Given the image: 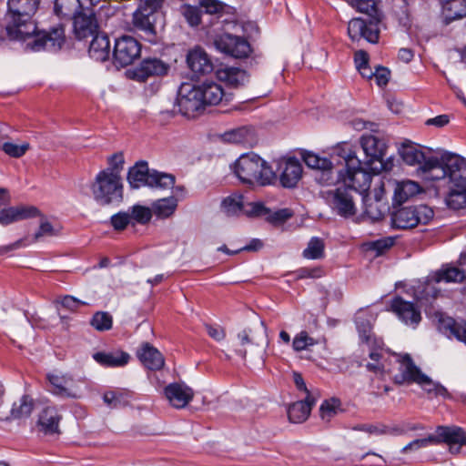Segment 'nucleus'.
<instances>
[{"instance_id":"0e129e2a","label":"nucleus","mask_w":466,"mask_h":466,"mask_svg":"<svg viewBox=\"0 0 466 466\" xmlns=\"http://www.w3.org/2000/svg\"><path fill=\"white\" fill-rule=\"evenodd\" d=\"M131 222L129 212H118L111 217V225L116 230H123Z\"/></svg>"},{"instance_id":"20e7f679","label":"nucleus","mask_w":466,"mask_h":466,"mask_svg":"<svg viewBox=\"0 0 466 466\" xmlns=\"http://www.w3.org/2000/svg\"><path fill=\"white\" fill-rule=\"evenodd\" d=\"M339 155L345 161V169L339 171L343 186L363 195L370 187L372 175L361 167V162L349 145L340 147Z\"/></svg>"},{"instance_id":"7c9ffc66","label":"nucleus","mask_w":466,"mask_h":466,"mask_svg":"<svg viewBox=\"0 0 466 466\" xmlns=\"http://www.w3.org/2000/svg\"><path fill=\"white\" fill-rule=\"evenodd\" d=\"M79 0H55L54 14L60 19L72 20L82 10Z\"/></svg>"},{"instance_id":"a211bd4d","label":"nucleus","mask_w":466,"mask_h":466,"mask_svg":"<svg viewBox=\"0 0 466 466\" xmlns=\"http://www.w3.org/2000/svg\"><path fill=\"white\" fill-rule=\"evenodd\" d=\"M164 393L169 404L176 409L185 408L194 398V390L185 383H170Z\"/></svg>"},{"instance_id":"79ce46f5","label":"nucleus","mask_w":466,"mask_h":466,"mask_svg":"<svg viewBox=\"0 0 466 466\" xmlns=\"http://www.w3.org/2000/svg\"><path fill=\"white\" fill-rule=\"evenodd\" d=\"M34 409V401L29 396L24 395L13 403L10 410V419H22L31 414ZM9 419V417H6Z\"/></svg>"},{"instance_id":"2f4dec72","label":"nucleus","mask_w":466,"mask_h":466,"mask_svg":"<svg viewBox=\"0 0 466 466\" xmlns=\"http://www.w3.org/2000/svg\"><path fill=\"white\" fill-rule=\"evenodd\" d=\"M349 5L358 12L366 14L370 22L379 25L382 19V13L378 7L376 0H347Z\"/></svg>"},{"instance_id":"f3484780","label":"nucleus","mask_w":466,"mask_h":466,"mask_svg":"<svg viewBox=\"0 0 466 466\" xmlns=\"http://www.w3.org/2000/svg\"><path fill=\"white\" fill-rule=\"evenodd\" d=\"M348 34L352 41H358L360 38L375 44L379 40L380 30L378 25L372 22L366 23L361 18H352L348 25Z\"/></svg>"},{"instance_id":"c03bdc74","label":"nucleus","mask_w":466,"mask_h":466,"mask_svg":"<svg viewBox=\"0 0 466 466\" xmlns=\"http://www.w3.org/2000/svg\"><path fill=\"white\" fill-rule=\"evenodd\" d=\"M61 228L52 225L47 218L41 214L37 231L34 234L33 241L37 242L46 237H55L60 234Z\"/></svg>"},{"instance_id":"9d476101","label":"nucleus","mask_w":466,"mask_h":466,"mask_svg":"<svg viewBox=\"0 0 466 466\" xmlns=\"http://www.w3.org/2000/svg\"><path fill=\"white\" fill-rule=\"evenodd\" d=\"M178 111L187 117H193L195 114L205 106L201 99V93L198 86L182 85L177 99Z\"/></svg>"},{"instance_id":"e433bc0d","label":"nucleus","mask_w":466,"mask_h":466,"mask_svg":"<svg viewBox=\"0 0 466 466\" xmlns=\"http://www.w3.org/2000/svg\"><path fill=\"white\" fill-rule=\"evenodd\" d=\"M364 212L372 221L380 220L389 210L386 201L372 200L368 195L363 196Z\"/></svg>"},{"instance_id":"5fc2aeb1","label":"nucleus","mask_w":466,"mask_h":466,"mask_svg":"<svg viewBox=\"0 0 466 466\" xmlns=\"http://www.w3.org/2000/svg\"><path fill=\"white\" fill-rule=\"evenodd\" d=\"M355 64L360 74L366 78H371L373 75L372 69L369 66V56L363 50L355 53Z\"/></svg>"},{"instance_id":"f03ea898","label":"nucleus","mask_w":466,"mask_h":466,"mask_svg":"<svg viewBox=\"0 0 466 466\" xmlns=\"http://www.w3.org/2000/svg\"><path fill=\"white\" fill-rule=\"evenodd\" d=\"M425 167L429 173V180H444L448 187L466 188V160L464 158L445 154L440 159L431 157Z\"/></svg>"},{"instance_id":"6ab92c4d","label":"nucleus","mask_w":466,"mask_h":466,"mask_svg":"<svg viewBox=\"0 0 466 466\" xmlns=\"http://www.w3.org/2000/svg\"><path fill=\"white\" fill-rule=\"evenodd\" d=\"M169 66L159 58L149 57L142 60L133 71V77L138 81H145L151 76H160L167 74Z\"/></svg>"},{"instance_id":"0eeeda50","label":"nucleus","mask_w":466,"mask_h":466,"mask_svg":"<svg viewBox=\"0 0 466 466\" xmlns=\"http://www.w3.org/2000/svg\"><path fill=\"white\" fill-rule=\"evenodd\" d=\"M434 217V211L427 205L403 207L391 213V224L400 229L413 228L428 224Z\"/></svg>"},{"instance_id":"3c124183","label":"nucleus","mask_w":466,"mask_h":466,"mask_svg":"<svg viewBox=\"0 0 466 466\" xmlns=\"http://www.w3.org/2000/svg\"><path fill=\"white\" fill-rule=\"evenodd\" d=\"M128 394L121 390L107 391L104 394L103 400L105 403L110 408H119L126 406L128 403Z\"/></svg>"},{"instance_id":"a878e982","label":"nucleus","mask_w":466,"mask_h":466,"mask_svg":"<svg viewBox=\"0 0 466 466\" xmlns=\"http://www.w3.org/2000/svg\"><path fill=\"white\" fill-rule=\"evenodd\" d=\"M142 364L150 370H160L165 365L162 353L148 342H144L137 351Z\"/></svg>"},{"instance_id":"c9c22d12","label":"nucleus","mask_w":466,"mask_h":466,"mask_svg":"<svg viewBox=\"0 0 466 466\" xmlns=\"http://www.w3.org/2000/svg\"><path fill=\"white\" fill-rule=\"evenodd\" d=\"M94 359L99 364L106 367H122L127 364L130 357L123 351L96 352Z\"/></svg>"},{"instance_id":"052dcab7","label":"nucleus","mask_w":466,"mask_h":466,"mask_svg":"<svg viewBox=\"0 0 466 466\" xmlns=\"http://www.w3.org/2000/svg\"><path fill=\"white\" fill-rule=\"evenodd\" d=\"M315 344L313 338L309 337L306 331H301L293 339L292 347L294 350L301 351Z\"/></svg>"},{"instance_id":"393cba45","label":"nucleus","mask_w":466,"mask_h":466,"mask_svg":"<svg viewBox=\"0 0 466 466\" xmlns=\"http://www.w3.org/2000/svg\"><path fill=\"white\" fill-rule=\"evenodd\" d=\"M360 144L370 162H382L387 151V144L384 139L373 135H364L360 138Z\"/></svg>"},{"instance_id":"6e6d98bb","label":"nucleus","mask_w":466,"mask_h":466,"mask_svg":"<svg viewBox=\"0 0 466 466\" xmlns=\"http://www.w3.org/2000/svg\"><path fill=\"white\" fill-rule=\"evenodd\" d=\"M305 164L313 169H321L331 167V162L326 157H320L319 156L312 152H305L302 155Z\"/></svg>"},{"instance_id":"2eb2a0df","label":"nucleus","mask_w":466,"mask_h":466,"mask_svg":"<svg viewBox=\"0 0 466 466\" xmlns=\"http://www.w3.org/2000/svg\"><path fill=\"white\" fill-rule=\"evenodd\" d=\"M74 33L82 40L98 32V24L92 9L83 8L73 19Z\"/></svg>"},{"instance_id":"4d7b16f0","label":"nucleus","mask_w":466,"mask_h":466,"mask_svg":"<svg viewBox=\"0 0 466 466\" xmlns=\"http://www.w3.org/2000/svg\"><path fill=\"white\" fill-rule=\"evenodd\" d=\"M315 179L323 186H329L335 184L337 181H341L339 171L335 172L332 166L330 167L319 169Z\"/></svg>"},{"instance_id":"e2e57ef3","label":"nucleus","mask_w":466,"mask_h":466,"mask_svg":"<svg viewBox=\"0 0 466 466\" xmlns=\"http://www.w3.org/2000/svg\"><path fill=\"white\" fill-rule=\"evenodd\" d=\"M16 208L17 220H25L41 216V211L35 206H15Z\"/></svg>"},{"instance_id":"5701e85b","label":"nucleus","mask_w":466,"mask_h":466,"mask_svg":"<svg viewBox=\"0 0 466 466\" xmlns=\"http://www.w3.org/2000/svg\"><path fill=\"white\" fill-rule=\"evenodd\" d=\"M442 443L449 447L451 454H459L462 446H466V431L457 426H440Z\"/></svg>"},{"instance_id":"c85d7f7f","label":"nucleus","mask_w":466,"mask_h":466,"mask_svg":"<svg viewBox=\"0 0 466 466\" xmlns=\"http://www.w3.org/2000/svg\"><path fill=\"white\" fill-rule=\"evenodd\" d=\"M90 43L89 56L96 61H106L110 54V42L108 36L104 33L96 32Z\"/></svg>"},{"instance_id":"dca6fc26","label":"nucleus","mask_w":466,"mask_h":466,"mask_svg":"<svg viewBox=\"0 0 466 466\" xmlns=\"http://www.w3.org/2000/svg\"><path fill=\"white\" fill-rule=\"evenodd\" d=\"M390 309L404 324L416 328L421 320L420 310L412 302L400 297L391 300Z\"/></svg>"},{"instance_id":"6e6552de","label":"nucleus","mask_w":466,"mask_h":466,"mask_svg":"<svg viewBox=\"0 0 466 466\" xmlns=\"http://www.w3.org/2000/svg\"><path fill=\"white\" fill-rule=\"evenodd\" d=\"M466 279V273L463 269L453 266H442L440 269L428 276L423 292L426 297L437 298L441 294V288L438 287L441 282L460 283Z\"/></svg>"},{"instance_id":"ea45409f","label":"nucleus","mask_w":466,"mask_h":466,"mask_svg":"<svg viewBox=\"0 0 466 466\" xmlns=\"http://www.w3.org/2000/svg\"><path fill=\"white\" fill-rule=\"evenodd\" d=\"M443 15L448 22L466 15V0H448L443 5Z\"/></svg>"},{"instance_id":"680f3d73","label":"nucleus","mask_w":466,"mask_h":466,"mask_svg":"<svg viewBox=\"0 0 466 466\" xmlns=\"http://www.w3.org/2000/svg\"><path fill=\"white\" fill-rule=\"evenodd\" d=\"M1 148L6 155L12 157H20L28 150L29 144L16 145L12 142H5L2 145Z\"/></svg>"},{"instance_id":"bf43d9fd","label":"nucleus","mask_w":466,"mask_h":466,"mask_svg":"<svg viewBox=\"0 0 466 466\" xmlns=\"http://www.w3.org/2000/svg\"><path fill=\"white\" fill-rule=\"evenodd\" d=\"M423 429L419 424H410V423H403L400 425H394V426H387L383 424V432L382 435H393V436H399V435H404L408 431H418Z\"/></svg>"},{"instance_id":"774afa93","label":"nucleus","mask_w":466,"mask_h":466,"mask_svg":"<svg viewBox=\"0 0 466 466\" xmlns=\"http://www.w3.org/2000/svg\"><path fill=\"white\" fill-rule=\"evenodd\" d=\"M200 7H203L206 13L214 15L223 10V4L218 0H199Z\"/></svg>"},{"instance_id":"338daca9","label":"nucleus","mask_w":466,"mask_h":466,"mask_svg":"<svg viewBox=\"0 0 466 466\" xmlns=\"http://www.w3.org/2000/svg\"><path fill=\"white\" fill-rule=\"evenodd\" d=\"M17 221L15 207H8L0 210V225L7 226Z\"/></svg>"},{"instance_id":"aec40b11","label":"nucleus","mask_w":466,"mask_h":466,"mask_svg":"<svg viewBox=\"0 0 466 466\" xmlns=\"http://www.w3.org/2000/svg\"><path fill=\"white\" fill-rule=\"evenodd\" d=\"M187 63L189 69L196 76L207 75L213 70V64L204 49L195 47L188 51Z\"/></svg>"},{"instance_id":"423d86ee","label":"nucleus","mask_w":466,"mask_h":466,"mask_svg":"<svg viewBox=\"0 0 466 466\" xmlns=\"http://www.w3.org/2000/svg\"><path fill=\"white\" fill-rule=\"evenodd\" d=\"M141 2L142 5L133 13L132 25L146 41L156 43L157 39L156 23L163 0H141Z\"/></svg>"},{"instance_id":"4c0bfd02","label":"nucleus","mask_w":466,"mask_h":466,"mask_svg":"<svg viewBox=\"0 0 466 466\" xmlns=\"http://www.w3.org/2000/svg\"><path fill=\"white\" fill-rule=\"evenodd\" d=\"M222 139L232 144L251 145L254 141V133L251 128L241 127L225 132Z\"/></svg>"},{"instance_id":"39448f33","label":"nucleus","mask_w":466,"mask_h":466,"mask_svg":"<svg viewBox=\"0 0 466 466\" xmlns=\"http://www.w3.org/2000/svg\"><path fill=\"white\" fill-rule=\"evenodd\" d=\"M94 199L100 205L120 202L123 198V185L120 175L111 169L100 171L91 185Z\"/></svg>"},{"instance_id":"473e14b6","label":"nucleus","mask_w":466,"mask_h":466,"mask_svg":"<svg viewBox=\"0 0 466 466\" xmlns=\"http://www.w3.org/2000/svg\"><path fill=\"white\" fill-rule=\"evenodd\" d=\"M198 89L201 93V99L205 106L218 105L225 96L222 86L215 82H204L198 86Z\"/></svg>"},{"instance_id":"cd10ccee","label":"nucleus","mask_w":466,"mask_h":466,"mask_svg":"<svg viewBox=\"0 0 466 466\" xmlns=\"http://www.w3.org/2000/svg\"><path fill=\"white\" fill-rule=\"evenodd\" d=\"M216 75L220 81L232 87L244 86L249 80V76L245 70L233 66L221 67L217 70Z\"/></svg>"},{"instance_id":"412c9836","label":"nucleus","mask_w":466,"mask_h":466,"mask_svg":"<svg viewBox=\"0 0 466 466\" xmlns=\"http://www.w3.org/2000/svg\"><path fill=\"white\" fill-rule=\"evenodd\" d=\"M400 374L395 375L394 381L398 384L419 383L425 375L415 365L409 354L400 356Z\"/></svg>"},{"instance_id":"f257e3e1","label":"nucleus","mask_w":466,"mask_h":466,"mask_svg":"<svg viewBox=\"0 0 466 466\" xmlns=\"http://www.w3.org/2000/svg\"><path fill=\"white\" fill-rule=\"evenodd\" d=\"M6 33L11 39L28 40L26 46L33 51L42 49L56 51L65 43L63 26L53 28L49 33L35 34L36 25L33 15L39 6V0H8Z\"/></svg>"},{"instance_id":"37998d69","label":"nucleus","mask_w":466,"mask_h":466,"mask_svg":"<svg viewBox=\"0 0 466 466\" xmlns=\"http://www.w3.org/2000/svg\"><path fill=\"white\" fill-rule=\"evenodd\" d=\"M175 185V177L171 174L152 169L147 180V187L166 189L172 188Z\"/></svg>"},{"instance_id":"de8ad7c7","label":"nucleus","mask_w":466,"mask_h":466,"mask_svg":"<svg viewBox=\"0 0 466 466\" xmlns=\"http://www.w3.org/2000/svg\"><path fill=\"white\" fill-rule=\"evenodd\" d=\"M324 241L317 237L310 238L307 248L303 250V257L308 259H319L324 257Z\"/></svg>"},{"instance_id":"1a4fd4ad","label":"nucleus","mask_w":466,"mask_h":466,"mask_svg":"<svg viewBox=\"0 0 466 466\" xmlns=\"http://www.w3.org/2000/svg\"><path fill=\"white\" fill-rule=\"evenodd\" d=\"M350 188L341 185L335 189L322 191L321 194L327 203L341 217H351L356 214L357 208Z\"/></svg>"},{"instance_id":"09e8293b","label":"nucleus","mask_w":466,"mask_h":466,"mask_svg":"<svg viewBox=\"0 0 466 466\" xmlns=\"http://www.w3.org/2000/svg\"><path fill=\"white\" fill-rule=\"evenodd\" d=\"M355 321L360 339L366 344H370L372 339H374L371 333L370 319L363 313H359L356 316Z\"/></svg>"},{"instance_id":"f704fd0d","label":"nucleus","mask_w":466,"mask_h":466,"mask_svg":"<svg viewBox=\"0 0 466 466\" xmlns=\"http://www.w3.org/2000/svg\"><path fill=\"white\" fill-rule=\"evenodd\" d=\"M313 399L308 395L305 400L293 403L288 410V416L290 421L299 423L306 420L310 413L313 405Z\"/></svg>"},{"instance_id":"49530a36","label":"nucleus","mask_w":466,"mask_h":466,"mask_svg":"<svg viewBox=\"0 0 466 466\" xmlns=\"http://www.w3.org/2000/svg\"><path fill=\"white\" fill-rule=\"evenodd\" d=\"M341 402L339 399L332 398L322 402L319 408L320 418L324 421H329L341 410Z\"/></svg>"},{"instance_id":"603ef678","label":"nucleus","mask_w":466,"mask_h":466,"mask_svg":"<svg viewBox=\"0 0 466 466\" xmlns=\"http://www.w3.org/2000/svg\"><path fill=\"white\" fill-rule=\"evenodd\" d=\"M222 207L228 215H235L244 211V200L241 195H233L225 198Z\"/></svg>"},{"instance_id":"b1692460","label":"nucleus","mask_w":466,"mask_h":466,"mask_svg":"<svg viewBox=\"0 0 466 466\" xmlns=\"http://www.w3.org/2000/svg\"><path fill=\"white\" fill-rule=\"evenodd\" d=\"M281 170L279 180L284 187H294L299 181L302 174V167L296 158H288L279 164Z\"/></svg>"},{"instance_id":"a18cd8bd","label":"nucleus","mask_w":466,"mask_h":466,"mask_svg":"<svg viewBox=\"0 0 466 466\" xmlns=\"http://www.w3.org/2000/svg\"><path fill=\"white\" fill-rule=\"evenodd\" d=\"M445 201L450 208L455 210L465 208L466 188L449 187V192L445 198Z\"/></svg>"},{"instance_id":"4be33fe9","label":"nucleus","mask_w":466,"mask_h":466,"mask_svg":"<svg viewBox=\"0 0 466 466\" xmlns=\"http://www.w3.org/2000/svg\"><path fill=\"white\" fill-rule=\"evenodd\" d=\"M399 153L402 160L410 166H420V169L424 174L426 179H428V171L426 170V163L432 157H426L423 151L419 146L411 143H403L401 147L399 149Z\"/></svg>"},{"instance_id":"7ed1b4c3","label":"nucleus","mask_w":466,"mask_h":466,"mask_svg":"<svg viewBox=\"0 0 466 466\" xmlns=\"http://www.w3.org/2000/svg\"><path fill=\"white\" fill-rule=\"evenodd\" d=\"M234 174L245 184L266 186L276 180V173L259 156L254 153L241 155L233 165Z\"/></svg>"},{"instance_id":"c756f323","label":"nucleus","mask_w":466,"mask_h":466,"mask_svg":"<svg viewBox=\"0 0 466 466\" xmlns=\"http://www.w3.org/2000/svg\"><path fill=\"white\" fill-rule=\"evenodd\" d=\"M151 170L148 168L146 161H139L129 168L127 173V181L131 187L139 188L147 186V180Z\"/></svg>"},{"instance_id":"8fccbe9b","label":"nucleus","mask_w":466,"mask_h":466,"mask_svg":"<svg viewBox=\"0 0 466 466\" xmlns=\"http://www.w3.org/2000/svg\"><path fill=\"white\" fill-rule=\"evenodd\" d=\"M90 324L98 331L109 330L113 325V318L108 312L97 311L94 314Z\"/></svg>"},{"instance_id":"ddd939ff","label":"nucleus","mask_w":466,"mask_h":466,"mask_svg":"<svg viewBox=\"0 0 466 466\" xmlns=\"http://www.w3.org/2000/svg\"><path fill=\"white\" fill-rule=\"evenodd\" d=\"M218 50L236 58H242L250 53V46L247 40L230 34L218 35L214 39Z\"/></svg>"},{"instance_id":"72a5a7b5","label":"nucleus","mask_w":466,"mask_h":466,"mask_svg":"<svg viewBox=\"0 0 466 466\" xmlns=\"http://www.w3.org/2000/svg\"><path fill=\"white\" fill-rule=\"evenodd\" d=\"M420 191V187L417 182L411 180L397 182L394 188L393 202L400 205L410 198L416 196Z\"/></svg>"},{"instance_id":"864d4df0","label":"nucleus","mask_w":466,"mask_h":466,"mask_svg":"<svg viewBox=\"0 0 466 466\" xmlns=\"http://www.w3.org/2000/svg\"><path fill=\"white\" fill-rule=\"evenodd\" d=\"M179 11L190 26H198L200 24L201 10L199 7L183 5L180 6Z\"/></svg>"},{"instance_id":"4468645a","label":"nucleus","mask_w":466,"mask_h":466,"mask_svg":"<svg viewBox=\"0 0 466 466\" xmlns=\"http://www.w3.org/2000/svg\"><path fill=\"white\" fill-rule=\"evenodd\" d=\"M47 379L52 385V392L63 398H80L78 381L66 374H48Z\"/></svg>"},{"instance_id":"bb28decb","label":"nucleus","mask_w":466,"mask_h":466,"mask_svg":"<svg viewBox=\"0 0 466 466\" xmlns=\"http://www.w3.org/2000/svg\"><path fill=\"white\" fill-rule=\"evenodd\" d=\"M60 420L61 416L55 407H46L39 413L36 427L45 434L58 433Z\"/></svg>"},{"instance_id":"a19ab883","label":"nucleus","mask_w":466,"mask_h":466,"mask_svg":"<svg viewBox=\"0 0 466 466\" xmlns=\"http://www.w3.org/2000/svg\"><path fill=\"white\" fill-rule=\"evenodd\" d=\"M418 385H420L422 390L430 396V397H442L444 399H450L451 394L448 390L441 385L440 382L433 381L430 377L426 374L422 377L420 381H419Z\"/></svg>"},{"instance_id":"f8f14e48","label":"nucleus","mask_w":466,"mask_h":466,"mask_svg":"<svg viewBox=\"0 0 466 466\" xmlns=\"http://www.w3.org/2000/svg\"><path fill=\"white\" fill-rule=\"evenodd\" d=\"M238 348L236 350L237 352L246 357L248 350L246 346L249 347L250 352H255L258 350L264 349L268 345L267 327L263 321L259 322V325L256 330V335L252 334L250 329H244L238 334Z\"/></svg>"},{"instance_id":"58836bf2","label":"nucleus","mask_w":466,"mask_h":466,"mask_svg":"<svg viewBox=\"0 0 466 466\" xmlns=\"http://www.w3.org/2000/svg\"><path fill=\"white\" fill-rule=\"evenodd\" d=\"M177 208V199L171 196L156 200L152 204V211L157 218H167L171 217Z\"/></svg>"},{"instance_id":"13d9d810","label":"nucleus","mask_w":466,"mask_h":466,"mask_svg":"<svg viewBox=\"0 0 466 466\" xmlns=\"http://www.w3.org/2000/svg\"><path fill=\"white\" fill-rule=\"evenodd\" d=\"M152 209L144 206L135 205L130 208V219L139 224H147L152 218Z\"/></svg>"},{"instance_id":"69168bd1","label":"nucleus","mask_w":466,"mask_h":466,"mask_svg":"<svg viewBox=\"0 0 466 466\" xmlns=\"http://www.w3.org/2000/svg\"><path fill=\"white\" fill-rule=\"evenodd\" d=\"M293 216V212L289 208H281L272 213H268V219L273 224L284 223Z\"/></svg>"},{"instance_id":"9b49d317","label":"nucleus","mask_w":466,"mask_h":466,"mask_svg":"<svg viewBox=\"0 0 466 466\" xmlns=\"http://www.w3.org/2000/svg\"><path fill=\"white\" fill-rule=\"evenodd\" d=\"M141 52L139 42L132 36L123 35L116 40L114 47L115 63L127 66L137 59Z\"/></svg>"}]
</instances>
